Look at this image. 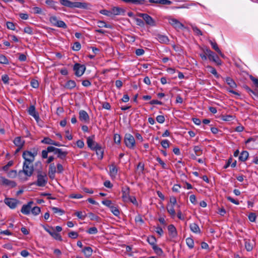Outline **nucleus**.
<instances>
[{"label": "nucleus", "mask_w": 258, "mask_h": 258, "mask_svg": "<svg viewBox=\"0 0 258 258\" xmlns=\"http://www.w3.org/2000/svg\"><path fill=\"white\" fill-rule=\"evenodd\" d=\"M38 148H33L32 151H25L23 152L22 157L25 160V162L33 163L35 160V156L38 154Z\"/></svg>", "instance_id": "1"}, {"label": "nucleus", "mask_w": 258, "mask_h": 258, "mask_svg": "<svg viewBox=\"0 0 258 258\" xmlns=\"http://www.w3.org/2000/svg\"><path fill=\"white\" fill-rule=\"evenodd\" d=\"M13 143L17 147L23 148L25 144V141L22 140L20 137H17L15 138Z\"/></svg>", "instance_id": "22"}, {"label": "nucleus", "mask_w": 258, "mask_h": 258, "mask_svg": "<svg viewBox=\"0 0 258 258\" xmlns=\"http://www.w3.org/2000/svg\"><path fill=\"white\" fill-rule=\"evenodd\" d=\"M189 228L191 231L194 233H201V230L197 224L194 223L189 225Z\"/></svg>", "instance_id": "28"}, {"label": "nucleus", "mask_w": 258, "mask_h": 258, "mask_svg": "<svg viewBox=\"0 0 258 258\" xmlns=\"http://www.w3.org/2000/svg\"><path fill=\"white\" fill-rule=\"evenodd\" d=\"M152 248L154 252L158 255H161L163 252L162 249L158 247L156 244L152 246Z\"/></svg>", "instance_id": "34"}, {"label": "nucleus", "mask_w": 258, "mask_h": 258, "mask_svg": "<svg viewBox=\"0 0 258 258\" xmlns=\"http://www.w3.org/2000/svg\"><path fill=\"white\" fill-rule=\"evenodd\" d=\"M124 142L127 147L134 149L135 146V140L134 137L130 134H126L124 138Z\"/></svg>", "instance_id": "5"}, {"label": "nucleus", "mask_w": 258, "mask_h": 258, "mask_svg": "<svg viewBox=\"0 0 258 258\" xmlns=\"http://www.w3.org/2000/svg\"><path fill=\"white\" fill-rule=\"evenodd\" d=\"M245 247L247 251H250L252 250L253 246L252 244L250 243V240H246L245 239Z\"/></svg>", "instance_id": "35"}, {"label": "nucleus", "mask_w": 258, "mask_h": 258, "mask_svg": "<svg viewBox=\"0 0 258 258\" xmlns=\"http://www.w3.org/2000/svg\"><path fill=\"white\" fill-rule=\"evenodd\" d=\"M28 113L32 116L36 121L39 119L38 113L36 111L35 107L34 105H31L28 109Z\"/></svg>", "instance_id": "14"}, {"label": "nucleus", "mask_w": 258, "mask_h": 258, "mask_svg": "<svg viewBox=\"0 0 258 258\" xmlns=\"http://www.w3.org/2000/svg\"><path fill=\"white\" fill-rule=\"evenodd\" d=\"M56 172V167L54 163L50 164L49 166L48 173H55Z\"/></svg>", "instance_id": "50"}, {"label": "nucleus", "mask_w": 258, "mask_h": 258, "mask_svg": "<svg viewBox=\"0 0 258 258\" xmlns=\"http://www.w3.org/2000/svg\"><path fill=\"white\" fill-rule=\"evenodd\" d=\"M49 21L53 26L64 29H66L67 28V26L66 23L62 21L58 20L55 16L50 17L49 18Z\"/></svg>", "instance_id": "7"}, {"label": "nucleus", "mask_w": 258, "mask_h": 258, "mask_svg": "<svg viewBox=\"0 0 258 258\" xmlns=\"http://www.w3.org/2000/svg\"><path fill=\"white\" fill-rule=\"evenodd\" d=\"M5 203L11 209H14L16 207L19 201L15 199L5 198L4 200Z\"/></svg>", "instance_id": "10"}, {"label": "nucleus", "mask_w": 258, "mask_h": 258, "mask_svg": "<svg viewBox=\"0 0 258 258\" xmlns=\"http://www.w3.org/2000/svg\"><path fill=\"white\" fill-rule=\"evenodd\" d=\"M168 21L169 23L176 29H181L184 27V25L176 19L169 18Z\"/></svg>", "instance_id": "11"}, {"label": "nucleus", "mask_w": 258, "mask_h": 258, "mask_svg": "<svg viewBox=\"0 0 258 258\" xmlns=\"http://www.w3.org/2000/svg\"><path fill=\"white\" fill-rule=\"evenodd\" d=\"M168 230L170 236H171L173 238L176 237L177 235V231L175 226L173 225H169L168 226Z\"/></svg>", "instance_id": "19"}, {"label": "nucleus", "mask_w": 258, "mask_h": 258, "mask_svg": "<svg viewBox=\"0 0 258 258\" xmlns=\"http://www.w3.org/2000/svg\"><path fill=\"white\" fill-rule=\"evenodd\" d=\"M68 236H69V237H70V238H71L72 239H76V238H77L78 237L79 234L76 232L71 231V232L69 233Z\"/></svg>", "instance_id": "61"}, {"label": "nucleus", "mask_w": 258, "mask_h": 258, "mask_svg": "<svg viewBox=\"0 0 258 258\" xmlns=\"http://www.w3.org/2000/svg\"><path fill=\"white\" fill-rule=\"evenodd\" d=\"M114 142L117 144H120L121 141V137L119 135L115 134L114 135Z\"/></svg>", "instance_id": "55"}, {"label": "nucleus", "mask_w": 258, "mask_h": 258, "mask_svg": "<svg viewBox=\"0 0 258 258\" xmlns=\"http://www.w3.org/2000/svg\"><path fill=\"white\" fill-rule=\"evenodd\" d=\"M9 77L8 75H4L2 76V80L3 81V83L5 84H9Z\"/></svg>", "instance_id": "64"}, {"label": "nucleus", "mask_w": 258, "mask_h": 258, "mask_svg": "<svg viewBox=\"0 0 258 258\" xmlns=\"http://www.w3.org/2000/svg\"><path fill=\"white\" fill-rule=\"evenodd\" d=\"M67 154L68 152L62 151V150L61 149L59 153L57 154V157L63 160L66 158Z\"/></svg>", "instance_id": "45"}, {"label": "nucleus", "mask_w": 258, "mask_h": 258, "mask_svg": "<svg viewBox=\"0 0 258 258\" xmlns=\"http://www.w3.org/2000/svg\"><path fill=\"white\" fill-rule=\"evenodd\" d=\"M6 25L8 29L12 30H15V25L14 23L11 22H7Z\"/></svg>", "instance_id": "59"}, {"label": "nucleus", "mask_w": 258, "mask_h": 258, "mask_svg": "<svg viewBox=\"0 0 258 258\" xmlns=\"http://www.w3.org/2000/svg\"><path fill=\"white\" fill-rule=\"evenodd\" d=\"M161 144L164 149H167L169 147V143L167 140H164L161 141Z\"/></svg>", "instance_id": "62"}, {"label": "nucleus", "mask_w": 258, "mask_h": 258, "mask_svg": "<svg viewBox=\"0 0 258 258\" xmlns=\"http://www.w3.org/2000/svg\"><path fill=\"white\" fill-rule=\"evenodd\" d=\"M100 13L101 14H103V15H106L107 16H109V17H111L112 15V11H108V10H102L100 11Z\"/></svg>", "instance_id": "60"}, {"label": "nucleus", "mask_w": 258, "mask_h": 258, "mask_svg": "<svg viewBox=\"0 0 258 258\" xmlns=\"http://www.w3.org/2000/svg\"><path fill=\"white\" fill-rule=\"evenodd\" d=\"M110 209L111 211V212L116 216H118L119 214H120V212H119V211L118 210V209L114 206H112L110 208Z\"/></svg>", "instance_id": "42"}, {"label": "nucleus", "mask_w": 258, "mask_h": 258, "mask_svg": "<svg viewBox=\"0 0 258 258\" xmlns=\"http://www.w3.org/2000/svg\"><path fill=\"white\" fill-rule=\"evenodd\" d=\"M14 164V162L12 160H11L8 162V163L3 167V169L4 171H8L9 168L12 166Z\"/></svg>", "instance_id": "58"}, {"label": "nucleus", "mask_w": 258, "mask_h": 258, "mask_svg": "<svg viewBox=\"0 0 258 258\" xmlns=\"http://www.w3.org/2000/svg\"><path fill=\"white\" fill-rule=\"evenodd\" d=\"M88 216L91 220H96L97 221H98L99 219V217L98 216L95 215L92 213H88Z\"/></svg>", "instance_id": "57"}, {"label": "nucleus", "mask_w": 258, "mask_h": 258, "mask_svg": "<svg viewBox=\"0 0 258 258\" xmlns=\"http://www.w3.org/2000/svg\"><path fill=\"white\" fill-rule=\"evenodd\" d=\"M121 191L122 192V198L124 202L127 201V199L128 197H130L129 195L130 194V188L128 186H126L125 187H122Z\"/></svg>", "instance_id": "16"}, {"label": "nucleus", "mask_w": 258, "mask_h": 258, "mask_svg": "<svg viewBox=\"0 0 258 258\" xmlns=\"http://www.w3.org/2000/svg\"><path fill=\"white\" fill-rule=\"evenodd\" d=\"M0 63L3 64H8L9 60L4 55H0Z\"/></svg>", "instance_id": "53"}, {"label": "nucleus", "mask_w": 258, "mask_h": 258, "mask_svg": "<svg viewBox=\"0 0 258 258\" xmlns=\"http://www.w3.org/2000/svg\"><path fill=\"white\" fill-rule=\"evenodd\" d=\"M225 81L231 88L233 89L237 87L236 83L232 78L230 77H227L225 79Z\"/></svg>", "instance_id": "26"}, {"label": "nucleus", "mask_w": 258, "mask_h": 258, "mask_svg": "<svg viewBox=\"0 0 258 258\" xmlns=\"http://www.w3.org/2000/svg\"><path fill=\"white\" fill-rule=\"evenodd\" d=\"M148 242L151 244L152 246L154 245H156V239L154 236H151L149 237L147 239Z\"/></svg>", "instance_id": "44"}, {"label": "nucleus", "mask_w": 258, "mask_h": 258, "mask_svg": "<svg viewBox=\"0 0 258 258\" xmlns=\"http://www.w3.org/2000/svg\"><path fill=\"white\" fill-rule=\"evenodd\" d=\"M81 48V45L79 42H75L72 47L73 50L75 51H79Z\"/></svg>", "instance_id": "52"}, {"label": "nucleus", "mask_w": 258, "mask_h": 258, "mask_svg": "<svg viewBox=\"0 0 258 258\" xmlns=\"http://www.w3.org/2000/svg\"><path fill=\"white\" fill-rule=\"evenodd\" d=\"M125 3H132L135 4H143L145 2V0H121Z\"/></svg>", "instance_id": "39"}, {"label": "nucleus", "mask_w": 258, "mask_h": 258, "mask_svg": "<svg viewBox=\"0 0 258 258\" xmlns=\"http://www.w3.org/2000/svg\"><path fill=\"white\" fill-rule=\"evenodd\" d=\"M194 150L196 155L200 156L202 154V150L199 146H195Z\"/></svg>", "instance_id": "47"}, {"label": "nucleus", "mask_w": 258, "mask_h": 258, "mask_svg": "<svg viewBox=\"0 0 258 258\" xmlns=\"http://www.w3.org/2000/svg\"><path fill=\"white\" fill-rule=\"evenodd\" d=\"M75 71V75L77 77H81L83 75L86 70V67L84 64L76 63L73 67Z\"/></svg>", "instance_id": "6"}, {"label": "nucleus", "mask_w": 258, "mask_h": 258, "mask_svg": "<svg viewBox=\"0 0 258 258\" xmlns=\"http://www.w3.org/2000/svg\"><path fill=\"white\" fill-rule=\"evenodd\" d=\"M202 50L203 52L207 55V56L210 61L214 62L218 66H220L222 64V61L218 56L209 48L206 47L205 48H202Z\"/></svg>", "instance_id": "2"}, {"label": "nucleus", "mask_w": 258, "mask_h": 258, "mask_svg": "<svg viewBox=\"0 0 258 258\" xmlns=\"http://www.w3.org/2000/svg\"><path fill=\"white\" fill-rule=\"evenodd\" d=\"M76 86V83L74 80H69L68 81L65 85H64V87L66 89L72 90Z\"/></svg>", "instance_id": "25"}, {"label": "nucleus", "mask_w": 258, "mask_h": 258, "mask_svg": "<svg viewBox=\"0 0 258 258\" xmlns=\"http://www.w3.org/2000/svg\"><path fill=\"white\" fill-rule=\"evenodd\" d=\"M31 211L33 215L36 216L38 215L40 213L41 209L40 207L36 206L33 208L32 209L31 208Z\"/></svg>", "instance_id": "41"}, {"label": "nucleus", "mask_w": 258, "mask_h": 258, "mask_svg": "<svg viewBox=\"0 0 258 258\" xmlns=\"http://www.w3.org/2000/svg\"><path fill=\"white\" fill-rule=\"evenodd\" d=\"M17 175V171L16 170H11L8 173V176L10 178H15Z\"/></svg>", "instance_id": "51"}, {"label": "nucleus", "mask_w": 258, "mask_h": 258, "mask_svg": "<svg viewBox=\"0 0 258 258\" xmlns=\"http://www.w3.org/2000/svg\"><path fill=\"white\" fill-rule=\"evenodd\" d=\"M1 178L3 185L9 186L11 188L15 187L17 186V183L15 181L10 180L4 177H1Z\"/></svg>", "instance_id": "12"}, {"label": "nucleus", "mask_w": 258, "mask_h": 258, "mask_svg": "<svg viewBox=\"0 0 258 258\" xmlns=\"http://www.w3.org/2000/svg\"><path fill=\"white\" fill-rule=\"evenodd\" d=\"M96 151V155L98 156V158L99 160L102 159L103 158L104 150L102 148L101 146L99 144H96V148L95 150Z\"/></svg>", "instance_id": "15"}, {"label": "nucleus", "mask_w": 258, "mask_h": 258, "mask_svg": "<svg viewBox=\"0 0 258 258\" xmlns=\"http://www.w3.org/2000/svg\"><path fill=\"white\" fill-rule=\"evenodd\" d=\"M31 207L30 206L24 205L21 210V212L25 215H29L30 213Z\"/></svg>", "instance_id": "30"}, {"label": "nucleus", "mask_w": 258, "mask_h": 258, "mask_svg": "<svg viewBox=\"0 0 258 258\" xmlns=\"http://www.w3.org/2000/svg\"><path fill=\"white\" fill-rule=\"evenodd\" d=\"M249 78L250 80L253 82L255 87L258 89V78H256L252 75H250Z\"/></svg>", "instance_id": "56"}, {"label": "nucleus", "mask_w": 258, "mask_h": 258, "mask_svg": "<svg viewBox=\"0 0 258 258\" xmlns=\"http://www.w3.org/2000/svg\"><path fill=\"white\" fill-rule=\"evenodd\" d=\"M37 180L36 184L38 186H44L47 182L48 178L46 173L45 172H37Z\"/></svg>", "instance_id": "4"}, {"label": "nucleus", "mask_w": 258, "mask_h": 258, "mask_svg": "<svg viewBox=\"0 0 258 258\" xmlns=\"http://www.w3.org/2000/svg\"><path fill=\"white\" fill-rule=\"evenodd\" d=\"M83 252L84 253L86 257H88L92 255L93 250L91 247L86 246V247H85L84 248V249H83Z\"/></svg>", "instance_id": "31"}, {"label": "nucleus", "mask_w": 258, "mask_h": 258, "mask_svg": "<svg viewBox=\"0 0 258 258\" xmlns=\"http://www.w3.org/2000/svg\"><path fill=\"white\" fill-rule=\"evenodd\" d=\"M44 229L48 232L49 234L55 239L58 240L60 241H61L62 240V239L61 238V236L60 235L55 232L54 229L52 227H50L49 228H47L45 226H43Z\"/></svg>", "instance_id": "9"}, {"label": "nucleus", "mask_w": 258, "mask_h": 258, "mask_svg": "<svg viewBox=\"0 0 258 258\" xmlns=\"http://www.w3.org/2000/svg\"><path fill=\"white\" fill-rule=\"evenodd\" d=\"M53 140H51L49 137H45L41 142L43 144H47V145H52L53 143Z\"/></svg>", "instance_id": "40"}, {"label": "nucleus", "mask_w": 258, "mask_h": 258, "mask_svg": "<svg viewBox=\"0 0 258 258\" xmlns=\"http://www.w3.org/2000/svg\"><path fill=\"white\" fill-rule=\"evenodd\" d=\"M191 28H192V29L193 31L197 35H199V36L203 35V33L202 32V31L197 26H192Z\"/></svg>", "instance_id": "49"}, {"label": "nucleus", "mask_w": 258, "mask_h": 258, "mask_svg": "<svg viewBox=\"0 0 258 258\" xmlns=\"http://www.w3.org/2000/svg\"><path fill=\"white\" fill-rule=\"evenodd\" d=\"M186 243L188 246V247L190 249L194 248V241L192 238L188 237L186 239Z\"/></svg>", "instance_id": "37"}, {"label": "nucleus", "mask_w": 258, "mask_h": 258, "mask_svg": "<svg viewBox=\"0 0 258 258\" xmlns=\"http://www.w3.org/2000/svg\"><path fill=\"white\" fill-rule=\"evenodd\" d=\"M222 119L224 121H231L234 118V116L231 115H222Z\"/></svg>", "instance_id": "48"}, {"label": "nucleus", "mask_w": 258, "mask_h": 258, "mask_svg": "<svg viewBox=\"0 0 258 258\" xmlns=\"http://www.w3.org/2000/svg\"><path fill=\"white\" fill-rule=\"evenodd\" d=\"M89 6H90V5L87 3L76 2L75 8H78L83 9H88Z\"/></svg>", "instance_id": "29"}, {"label": "nucleus", "mask_w": 258, "mask_h": 258, "mask_svg": "<svg viewBox=\"0 0 258 258\" xmlns=\"http://www.w3.org/2000/svg\"><path fill=\"white\" fill-rule=\"evenodd\" d=\"M117 168L116 167L115 163H112L109 167V173L111 177H115L117 173Z\"/></svg>", "instance_id": "23"}, {"label": "nucleus", "mask_w": 258, "mask_h": 258, "mask_svg": "<svg viewBox=\"0 0 258 258\" xmlns=\"http://www.w3.org/2000/svg\"><path fill=\"white\" fill-rule=\"evenodd\" d=\"M166 208H167V212L171 216V217H175L176 213H175V210L174 209V206L170 205L168 204V205H167Z\"/></svg>", "instance_id": "32"}, {"label": "nucleus", "mask_w": 258, "mask_h": 258, "mask_svg": "<svg viewBox=\"0 0 258 258\" xmlns=\"http://www.w3.org/2000/svg\"><path fill=\"white\" fill-rule=\"evenodd\" d=\"M210 44L216 52H220V49H219L217 43L216 42H213L212 41H210Z\"/></svg>", "instance_id": "54"}, {"label": "nucleus", "mask_w": 258, "mask_h": 258, "mask_svg": "<svg viewBox=\"0 0 258 258\" xmlns=\"http://www.w3.org/2000/svg\"><path fill=\"white\" fill-rule=\"evenodd\" d=\"M139 16L142 17L143 19L146 24L151 26H154L156 25L155 21L149 15L147 14L140 13L139 14Z\"/></svg>", "instance_id": "8"}, {"label": "nucleus", "mask_w": 258, "mask_h": 258, "mask_svg": "<svg viewBox=\"0 0 258 258\" xmlns=\"http://www.w3.org/2000/svg\"><path fill=\"white\" fill-rule=\"evenodd\" d=\"M98 26L100 28L105 27L111 28V26L110 25H107L104 21H98Z\"/></svg>", "instance_id": "43"}, {"label": "nucleus", "mask_w": 258, "mask_h": 258, "mask_svg": "<svg viewBox=\"0 0 258 258\" xmlns=\"http://www.w3.org/2000/svg\"><path fill=\"white\" fill-rule=\"evenodd\" d=\"M45 3L46 5L49 6L50 8L54 9V10H57V7L55 5L56 2L53 1V0H46L45 1Z\"/></svg>", "instance_id": "36"}, {"label": "nucleus", "mask_w": 258, "mask_h": 258, "mask_svg": "<svg viewBox=\"0 0 258 258\" xmlns=\"http://www.w3.org/2000/svg\"><path fill=\"white\" fill-rule=\"evenodd\" d=\"M88 233L93 234H96L98 232V230L96 227H93L90 228L87 231Z\"/></svg>", "instance_id": "63"}, {"label": "nucleus", "mask_w": 258, "mask_h": 258, "mask_svg": "<svg viewBox=\"0 0 258 258\" xmlns=\"http://www.w3.org/2000/svg\"><path fill=\"white\" fill-rule=\"evenodd\" d=\"M92 137H89L87 138V143L88 147L91 150H94L95 148H96V144H98L93 141V138L94 137V136H93Z\"/></svg>", "instance_id": "20"}, {"label": "nucleus", "mask_w": 258, "mask_h": 258, "mask_svg": "<svg viewBox=\"0 0 258 258\" xmlns=\"http://www.w3.org/2000/svg\"><path fill=\"white\" fill-rule=\"evenodd\" d=\"M35 166L36 167L35 170L37 172H42V165L40 161H37L35 164Z\"/></svg>", "instance_id": "38"}, {"label": "nucleus", "mask_w": 258, "mask_h": 258, "mask_svg": "<svg viewBox=\"0 0 258 258\" xmlns=\"http://www.w3.org/2000/svg\"><path fill=\"white\" fill-rule=\"evenodd\" d=\"M149 2L163 5H170L172 4V2L169 0H149Z\"/></svg>", "instance_id": "24"}, {"label": "nucleus", "mask_w": 258, "mask_h": 258, "mask_svg": "<svg viewBox=\"0 0 258 258\" xmlns=\"http://www.w3.org/2000/svg\"><path fill=\"white\" fill-rule=\"evenodd\" d=\"M34 171L33 163L24 162L23 169L19 171L18 175H21L22 173H24L27 176L30 177Z\"/></svg>", "instance_id": "3"}, {"label": "nucleus", "mask_w": 258, "mask_h": 258, "mask_svg": "<svg viewBox=\"0 0 258 258\" xmlns=\"http://www.w3.org/2000/svg\"><path fill=\"white\" fill-rule=\"evenodd\" d=\"M249 154L246 151H243L239 157V160L242 162L245 161L248 158Z\"/></svg>", "instance_id": "27"}, {"label": "nucleus", "mask_w": 258, "mask_h": 258, "mask_svg": "<svg viewBox=\"0 0 258 258\" xmlns=\"http://www.w3.org/2000/svg\"><path fill=\"white\" fill-rule=\"evenodd\" d=\"M156 38L160 43H162L167 44L169 41L167 36L159 34L156 35Z\"/></svg>", "instance_id": "21"}, {"label": "nucleus", "mask_w": 258, "mask_h": 258, "mask_svg": "<svg viewBox=\"0 0 258 258\" xmlns=\"http://www.w3.org/2000/svg\"><path fill=\"white\" fill-rule=\"evenodd\" d=\"M207 68L208 69L209 71L214 75L216 78H219L220 77V75L218 74L216 70L214 68L210 66H208Z\"/></svg>", "instance_id": "33"}, {"label": "nucleus", "mask_w": 258, "mask_h": 258, "mask_svg": "<svg viewBox=\"0 0 258 258\" xmlns=\"http://www.w3.org/2000/svg\"><path fill=\"white\" fill-rule=\"evenodd\" d=\"M59 1L62 6L70 8H75L76 2H72L69 0H59Z\"/></svg>", "instance_id": "18"}, {"label": "nucleus", "mask_w": 258, "mask_h": 258, "mask_svg": "<svg viewBox=\"0 0 258 258\" xmlns=\"http://www.w3.org/2000/svg\"><path fill=\"white\" fill-rule=\"evenodd\" d=\"M79 119L84 122H88L90 120L89 116L87 112L83 110L79 111Z\"/></svg>", "instance_id": "13"}, {"label": "nucleus", "mask_w": 258, "mask_h": 258, "mask_svg": "<svg viewBox=\"0 0 258 258\" xmlns=\"http://www.w3.org/2000/svg\"><path fill=\"white\" fill-rule=\"evenodd\" d=\"M112 15H124L125 11L124 9L120 8L118 7H114L111 9Z\"/></svg>", "instance_id": "17"}, {"label": "nucleus", "mask_w": 258, "mask_h": 258, "mask_svg": "<svg viewBox=\"0 0 258 258\" xmlns=\"http://www.w3.org/2000/svg\"><path fill=\"white\" fill-rule=\"evenodd\" d=\"M51 208L54 213H59L60 215H61L64 213V211L61 209L56 207H51Z\"/></svg>", "instance_id": "46"}]
</instances>
